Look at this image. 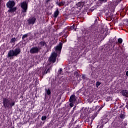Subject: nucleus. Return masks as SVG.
<instances>
[{
  "label": "nucleus",
  "mask_w": 128,
  "mask_h": 128,
  "mask_svg": "<svg viewBox=\"0 0 128 128\" xmlns=\"http://www.w3.org/2000/svg\"><path fill=\"white\" fill-rule=\"evenodd\" d=\"M20 48H17L14 50H10L8 54V58H10V56H16L18 54H20Z\"/></svg>",
  "instance_id": "2"
},
{
  "label": "nucleus",
  "mask_w": 128,
  "mask_h": 128,
  "mask_svg": "<svg viewBox=\"0 0 128 128\" xmlns=\"http://www.w3.org/2000/svg\"><path fill=\"white\" fill-rule=\"evenodd\" d=\"M126 108H128V105H126Z\"/></svg>",
  "instance_id": "32"
},
{
  "label": "nucleus",
  "mask_w": 128,
  "mask_h": 128,
  "mask_svg": "<svg viewBox=\"0 0 128 128\" xmlns=\"http://www.w3.org/2000/svg\"><path fill=\"white\" fill-rule=\"evenodd\" d=\"M6 6L8 8H10L8 10L9 12H16V8H12L14 6V2L9 1L8 2H7Z\"/></svg>",
  "instance_id": "3"
},
{
  "label": "nucleus",
  "mask_w": 128,
  "mask_h": 128,
  "mask_svg": "<svg viewBox=\"0 0 128 128\" xmlns=\"http://www.w3.org/2000/svg\"><path fill=\"white\" fill-rule=\"evenodd\" d=\"M38 50H40V48L38 47H33L30 50V54H36L38 52Z\"/></svg>",
  "instance_id": "7"
},
{
  "label": "nucleus",
  "mask_w": 128,
  "mask_h": 128,
  "mask_svg": "<svg viewBox=\"0 0 128 128\" xmlns=\"http://www.w3.org/2000/svg\"><path fill=\"white\" fill-rule=\"evenodd\" d=\"M16 38H12L10 41V42H14L16 40Z\"/></svg>",
  "instance_id": "18"
},
{
  "label": "nucleus",
  "mask_w": 128,
  "mask_h": 128,
  "mask_svg": "<svg viewBox=\"0 0 128 128\" xmlns=\"http://www.w3.org/2000/svg\"><path fill=\"white\" fill-rule=\"evenodd\" d=\"M2 2V0H0V2Z\"/></svg>",
  "instance_id": "34"
},
{
  "label": "nucleus",
  "mask_w": 128,
  "mask_h": 128,
  "mask_svg": "<svg viewBox=\"0 0 128 128\" xmlns=\"http://www.w3.org/2000/svg\"><path fill=\"white\" fill-rule=\"evenodd\" d=\"M76 96L74 95H72L70 98V102H76Z\"/></svg>",
  "instance_id": "12"
},
{
  "label": "nucleus",
  "mask_w": 128,
  "mask_h": 128,
  "mask_svg": "<svg viewBox=\"0 0 128 128\" xmlns=\"http://www.w3.org/2000/svg\"><path fill=\"white\" fill-rule=\"evenodd\" d=\"M40 76H44L46 74V68H42L40 69Z\"/></svg>",
  "instance_id": "10"
},
{
  "label": "nucleus",
  "mask_w": 128,
  "mask_h": 128,
  "mask_svg": "<svg viewBox=\"0 0 128 128\" xmlns=\"http://www.w3.org/2000/svg\"><path fill=\"white\" fill-rule=\"evenodd\" d=\"M100 84H102V83L100 82H97L96 83V88H98V86H100Z\"/></svg>",
  "instance_id": "15"
},
{
  "label": "nucleus",
  "mask_w": 128,
  "mask_h": 128,
  "mask_svg": "<svg viewBox=\"0 0 128 128\" xmlns=\"http://www.w3.org/2000/svg\"><path fill=\"white\" fill-rule=\"evenodd\" d=\"M50 0H46V2H50Z\"/></svg>",
  "instance_id": "30"
},
{
  "label": "nucleus",
  "mask_w": 128,
  "mask_h": 128,
  "mask_svg": "<svg viewBox=\"0 0 128 128\" xmlns=\"http://www.w3.org/2000/svg\"><path fill=\"white\" fill-rule=\"evenodd\" d=\"M102 107H100L99 109H98V112H100V110H102Z\"/></svg>",
  "instance_id": "28"
},
{
  "label": "nucleus",
  "mask_w": 128,
  "mask_h": 128,
  "mask_svg": "<svg viewBox=\"0 0 128 128\" xmlns=\"http://www.w3.org/2000/svg\"><path fill=\"white\" fill-rule=\"evenodd\" d=\"M102 127H103V126H101L100 127V128H102Z\"/></svg>",
  "instance_id": "33"
},
{
  "label": "nucleus",
  "mask_w": 128,
  "mask_h": 128,
  "mask_svg": "<svg viewBox=\"0 0 128 128\" xmlns=\"http://www.w3.org/2000/svg\"><path fill=\"white\" fill-rule=\"evenodd\" d=\"M122 94L123 96H126V98H128V90H123L122 92Z\"/></svg>",
  "instance_id": "13"
},
{
  "label": "nucleus",
  "mask_w": 128,
  "mask_h": 128,
  "mask_svg": "<svg viewBox=\"0 0 128 128\" xmlns=\"http://www.w3.org/2000/svg\"><path fill=\"white\" fill-rule=\"evenodd\" d=\"M28 24H34L36 22V18H30L28 20Z\"/></svg>",
  "instance_id": "9"
},
{
  "label": "nucleus",
  "mask_w": 128,
  "mask_h": 128,
  "mask_svg": "<svg viewBox=\"0 0 128 128\" xmlns=\"http://www.w3.org/2000/svg\"><path fill=\"white\" fill-rule=\"evenodd\" d=\"M46 120V116H42V120Z\"/></svg>",
  "instance_id": "17"
},
{
  "label": "nucleus",
  "mask_w": 128,
  "mask_h": 128,
  "mask_svg": "<svg viewBox=\"0 0 128 128\" xmlns=\"http://www.w3.org/2000/svg\"><path fill=\"white\" fill-rule=\"evenodd\" d=\"M38 46L39 48H44V46H46V42H44V41H42L40 42Z\"/></svg>",
  "instance_id": "11"
},
{
  "label": "nucleus",
  "mask_w": 128,
  "mask_h": 128,
  "mask_svg": "<svg viewBox=\"0 0 128 128\" xmlns=\"http://www.w3.org/2000/svg\"><path fill=\"white\" fill-rule=\"evenodd\" d=\"M118 42H119V44H122V38H118Z\"/></svg>",
  "instance_id": "16"
},
{
  "label": "nucleus",
  "mask_w": 128,
  "mask_h": 128,
  "mask_svg": "<svg viewBox=\"0 0 128 128\" xmlns=\"http://www.w3.org/2000/svg\"><path fill=\"white\" fill-rule=\"evenodd\" d=\"M98 108H100V106H96V110H98Z\"/></svg>",
  "instance_id": "27"
},
{
  "label": "nucleus",
  "mask_w": 128,
  "mask_h": 128,
  "mask_svg": "<svg viewBox=\"0 0 128 128\" xmlns=\"http://www.w3.org/2000/svg\"><path fill=\"white\" fill-rule=\"evenodd\" d=\"M59 6H64V2H60L58 4Z\"/></svg>",
  "instance_id": "22"
},
{
  "label": "nucleus",
  "mask_w": 128,
  "mask_h": 128,
  "mask_svg": "<svg viewBox=\"0 0 128 128\" xmlns=\"http://www.w3.org/2000/svg\"><path fill=\"white\" fill-rule=\"evenodd\" d=\"M3 104L5 108H12V106H14V102H10V100L6 98L3 99Z\"/></svg>",
  "instance_id": "4"
},
{
  "label": "nucleus",
  "mask_w": 128,
  "mask_h": 128,
  "mask_svg": "<svg viewBox=\"0 0 128 128\" xmlns=\"http://www.w3.org/2000/svg\"><path fill=\"white\" fill-rule=\"evenodd\" d=\"M100 2H108V0H98Z\"/></svg>",
  "instance_id": "20"
},
{
  "label": "nucleus",
  "mask_w": 128,
  "mask_h": 128,
  "mask_svg": "<svg viewBox=\"0 0 128 128\" xmlns=\"http://www.w3.org/2000/svg\"><path fill=\"white\" fill-rule=\"evenodd\" d=\"M76 30V29L74 28V25L71 26H67L65 28V32H68V30Z\"/></svg>",
  "instance_id": "8"
},
{
  "label": "nucleus",
  "mask_w": 128,
  "mask_h": 128,
  "mask_svg": "<svg viewBox=\"0 0 128 128\" xmlns=\"http://www.w3.org/2000/svg\"><path fill=\"white\" fill-rule=\"evenodd\" d=\"M58 16V10H57L54 12V18H57Z\"/></svg>",
  "instance_id": "14"
},
{
  "label": "nucleus",
  "mask_w": 128,
  "mask_h": 128,
  "mask_svg": "<svg viewBox=\"0 0 128 128\" xmlns=\"http://www.w3.org/2000/svg\"><path fill=\"white\" fill-rule=\"evenodd\" d=\"M58 74L59 76L60 77V80H61V82H64V76H62V74H64V73L62 72V68H60L58 70Z\"/></svg>",
  "instance_id": "6"
},
{
  "label": "nucleus",
  "mask_w": 128,
  "mask_h": 128,
  "mask_svg": "<svg viewBox=\"0 0 128 128\" xmlns=\"http://www.w3.org/2000/svg\"><path fill=\"white\" fill-rule=\"evenodd\" d=\"M74 108H76V107L74 108Z\"/></svg>",
  "instance_id": "35"
},
{
  "label": "nucleus",
  "mask_w": 128,
  "mask_h": 128,
  "mask_svg": "<svg viewBox=\"0 0 128 128\" xmlns=\"http://www.w3.org/2000/svg\"><path fill=\"white\" fill-rule=\"evenodd\" d=\"M74 102H70V108H72L74 106Z\"/></svg>",
  "instance_id": "19"
},
{
  "label": "nucleus",
  "mask_w": 128,
  "mask_h": 128,
  "mask_svg": "<svg viewBox=\"0 0 128 128\" xmlns=\"http://www.w3.org/2000/svg\"><path fill=\"white\" fill-rule=\"evenodd\" d=\"M21 8H22V12H26V10H28V4L26 2H22L21 3Z\"/></svg>",
  "instance_id": "5"
},
{
  "label": "nucleus",
  "mask_w": 128,
  "mask_h": 128,
  "mask_svg": "<svg viewBox=\"0 0 128 128\" xmlns=\"http://www.w3.org/2000/svg\"><path fill=\"white\" fill-rule=\"evenodd\" d=\"M26 36H28V35L27 34H24V35L23 36L22 38H26Z\"/></svg>",
  "instance_id": "24"
},
{
  "label": "nucleus",
  "mask_w": 128,
  "mask_h": 128,
  "mask_svg": "<svg viewBox=\"0 0 128 128\" xmlns=\"http://www.w3.org/2000/svg\"><path fill=\"white\" fill-rule=\"evenodd\" d=\"M80 4H82V2H79L78 4V6H80Z\"/></svg>",
  "instance_id": "25"
},
{
  "label": "nucleus",
  "mask_w": 128,
  "mask_h": 128,
  "mask_svg": "<svg viewBox=\"0 0 128 128\" xmlns=\"http://www.w3.org/2000/svg\"><path fill=\"white\" fill-rule=\"evenodd\" d=\"M126 76H128V71H127V72H126Z\"/></svg>",
  "instance_id": "29"
},
{
  "label": "nucleus",
  "mask_w": 128,
  "mask_h": 128,
  "mask_svg": "<svg viewBox=\"0 0 128 128\" xmlns=\"http://www.w3.org/2000/svg\"><path fill=\"white\" fill-rule=\"evenodd\" d=\"M68 36V33L67 34H66V37Z\"/></svg>",
  "instance_id": "31"
},
{
  "label": "nucleus",
  "mask_w": 128,
  "mask_h": 128,
  "mask_svg": "<svg viewBox=\"0 0 128 128\" xmlns=\"http://www.w3.org/2000/svg\"><path fill=\"white\" fill-rule=\"evenodd\" d=\"M48 72H50V69L47 70L46 72V74H48Z\"/></svg>",
  "instance_id": "26"
},
{
  "label": "nucleus",
  "mask_w": 128,
  "mask_h": 128,
  "mask_svg": "<svg viewBox=\"0 0 128 128\" xmlns=\"http://www.w3.org/2000/svg\"><path fill=\"white\" fill-rule=\"evenodd\" d=\"M62 43L60 42L58 45L54 48L55 52H53L50 57L49 58V60L52 62H55L56 60V56L58 54H60L62 52Z\"/></svg>",
  "instance_id": "1"
},
{
  "label": "nucleus",
  "mask_w": 128,
  "mask_h": 128,
  "mask_svg": "<svg viewBox=\"0 0 128 128\" xmlns=\"http://www.w3.org/2000/svg\"><path fill=\"white\" fill-rule=\"evenodd\" d=\"M105 124H106V122H105Z\"/></svg>",
  "instance_id": "36"
},
{
  "label": "nucleus",
  "mask_w": 128,
  "mask_h": 128,
  "mask_svg": "<svg viewBox=\"0 0 128 128\" xmlns=\"http://www.w3.org/2000/svg\"><path fill=\"white\" fill-rule=\"evenodd\" d=\"M46 94H47L50 95V90H46Z\"/></svg>",
  "instance_id": "21"
},
{
  "label": "nucleus",
  "mask_w": 128,
  "mask_h": 128,
  "mask_svg": "<svg viewBox=\"0 0 128 128\" xmlns=\"http://www.w3.org/2000/svg\"><path fill=\"white\" fill-rule=\"evenodd\" d=\"M120 116L121 118H124V114H121Z\"/></svg>",
  "instance_id": "23"
}]
</instances>
